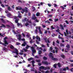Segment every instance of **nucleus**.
Wrapping results in <instances>:
<instances>
[{
	"label": "nucleus",
	"instance_id": "obj_1",
	"mask_svg": "<svg viewBox=\"0 0 73 73\" xmlns=\"http://www.w3.org/2000/svg\"><path fill=\"white\" fill-rule=\"evenodd\" d=\"M31 49L32 50V52L33 53H35L36 52V50H35V48L33 46L31 47Z\"/></svg>",
	"mask_w": 73,
	"mask_h": 73
},
{
	"label": "nucleus",
	"instance_id": "obj_2",
	"mask_svg": "<svg viewBox=\"0 0 73 73\" xmlns=\"http://www.w3.org/2000/svg\"><path fill=\"white\" fill-rule=\"evenodd\" d=\"M52 56L51 59L52 60H54V61H58V59L57 58H54L53 57V56Z\"/></svg>",
	"mask_w": 73,
	"mask_h": 73
},
{
	"label": "nucleus",
	"instance_id": "obj_3",
	"mask_svg": "<svg viewBox=\"0 0 73 73\" xmlns=\"http://www.w3.org/2000/svg\"><path fill=\"white\" fill-rule=\"evenodd\" d=\"M42 63L43 64H45L46 65H48V63L46 61H42Z\"/></svg>",
	"mask_w": 73,
	"mask_h": 73
},
{
	"label": "nucleus",
	"instance_id": "obj_4",
	"mask_svg": "<svg viewBox=\"0 0 73 73\" xmlns=\"http://www.w3.org/2000/svg\"><path fill=\"white\" fill-rule=\"evenodd\" d=\"M7 37H5L4 38V42H5V44H7V41L6 40V39H7Z\"/></svg>",
	"mask_w": 73,
	"mask_h": 73
},
{
	"label": "nucleus",
	"instance_id": "obj_5",
	"mask_svg": "<svg viewBox=\"0 0 73 73\" xmlns=\"http://www.w3.org/2000/svg\"><path fill=\"white\" fill-rule=\"evenodd\" d=\"M55 52L56 53H57L58 52V48L57 47H55Z\"/></svg>",
	"mask_w": 73,
	"mask_h": 73
},
{
	"label": "nucleus",
	"instance_id": "obj_6",
	"mask_svg": "<svg viewBox=\"0 0 73 73\" xmlns=\"http://www.w3.org/2000/svg\"><path fill=\"white\" fill-rule=\"evenodd\" d=\"M27 18H25L24 19H23L22 21V22H25L27 21Z\"/></svg>",
	"mask_w": 73,
	"mask_h": 73
},
{
	"label": "nucleus",
	"instance_id": "obj_7",
	"mask_svg": "<svg viewBox=\"0 0 73 73\" xmlns=\"http://www.w3.org/2000/svg\"><path fill=\"white\" fill-rule=\"evenodd\" d=\"M45 67L44 66H41L40 67V69H42V70H45Z\"/></svg>",
	"mask_w": 73,
	"mask_h": 73
},
{
	"label": "nucleus",
	"instance_id": "obj_8",
	"mask_svg": "<svg viewBox=\"0 0 73 73\" xmlns=\"http://www.w3.org/2000/svg\"><path fill=\"white\" fill-rule=\"evenodd\" d=\"M4 43H3L2 45H4L5 46H7V45H8V42H7V43H5V42H4Z\"/></svg>",
	"mask_w": 73,
	"mask_h": 73
},
{
	"label": "nucleus",
	"instance_id": "obj_9",
	"mask_svg": "<svg viewBox=\"0 0 73 73\" xmlns=\"http://www.w3.org/2000/svg\"><path fill=\"white\" fill-rule=\"evenodd\" d=\"M18 36H19L18 38V40H20V41H21V35L20 34H19Z\"/></svg>",
	"mask_w": 73,
	"mask_h": 73
},
{
	"label": "nucleus",
	"instance_id": "obj_10",
	"mask_svg": "<svg viewBox=\"0 0 73 73\" xmlns=\"http://www.w3.org/2000/svg\"><path fill=\"white\" fill-rule=\"evenodd\" d=\"M50 69V68L49 66H46L45 67L44 70H49Z\"/></svg>",
	"mask_w": 73,
	"mask_h": 73
},
{
	"label": "nucleus",
	"instance_id": "obj_11",
	"mask_svg": "<svg viewBox=\"0 0 73 73\" xmlns=\"http://www.w3.org/2000/svg\"><path fill=\"white\" fill-rule=\"evenodd\" d=\"M36 38L37 40H38L39 41H40L41 39H40V38L37 35L36 37Z\"/></svg>",
	"mask_w": 73,
	"mask_h": 73
},
{
	"label": "nucleus",
	"instance_id": "obj_12",
	"mask_svg": "<svg viewBox=\"0 0 73 73\" xmlns=\"http://www.w3.org/2000/svg\"><path fill=\"white\" fill-rule=\"evenodd\" d=\"M57 65H58V67H59V68H61V64H60V62L58 63L57 64Z\"/></svg>",
	"mask_w": 73,
	"mask_h": 73
},
{
	"label": "nucleus",
	"instance_id": "obj_13",
	"mask_svg": "<svg viewBox=\"0 0 73 73\" xmlns=\"http://www.w3.org/2000/svg\"><path fill=\"white\" fill-rule=\"evenodd\" d=\"M26 45H27V43H26V42H24V43L22 44V45L23 46H25Z\"/></svg>",
	"mask_w": 73,
	"mask_h": 73
},
{
	"label": "nucleus",
	"instance_id": "obj_14",
	"mask_svg": "<svg viewBox=\"0 0 73 73\" xmlns=\"http://www.w3.org/2000/svg\"><path fill=\"white\" fill-rule=\"evenodd\" d=\"M60 27L62 29V30H64V27H63V26H62V24H60Z\"/></svg>",
	"mask_w": 73,
	"mask_h": 73
},
{
	"label": "nucleus",
	"instance_id": "obj_15",
	"mask_svg": "<svg viewBox=\"0 0 73 73\" xmlns=\"http://www.w3.org/2000/svg\"><path fill=\"white\" fill-rule=\"evenodd\" d=\"M33 60V58L32 57L28 59V60L29 61H30L31 60Z\"/></svg>",
	"mask_w": 73,
	"mask_h": 73
},
{
	"label": "nucleus",
	"instance_id": "obj_16",
	"mask_svg": "<svg viewBox=\"0 0 73 73\" xmlns=\"http://www.w3.org/2000/svg\"><path fill=\"white\" fill-rule=\"evenodd\" d=\"M60 56L61 57H62L64 59V58H65V55H64L63 54L61 55Z\"/></svg>",
	"mask_w": 73,
	"mask_h": 73
},
{
	"label": "nucleus",
	"instance_id": "obj_17",
	"mask_svg": "<svg viewBox=\"0 0 73 73\" xmlns=\"http://www.w3.org/2000/svg\"><path fill=\"white\" fill-rule=\"evenodd\" d=\"M26 46H27L25 47V48L26 49H29V47H31V46H29V45H28V44H27Z\"/></svg>",
	"mask_w": 73,
	"mask_h": 73
},
{
	"label": "nucleus",
	"instance_id": "obj_18",
	"mask_svg": "<svg viewBox=\"0 0 73 73\" xmlns=\"http://www.w3.org/2000/svg\"><path fill=\"white\" fill-rule=\"evenodd\" d=\"M10 48L11 49H14V48H15L12 45H10Z\"/></svg>",
	"mask_w": 73,
	"mask_h": 73
},
{
	"label": "nucleus",
	"instance_id": "obj_19",
	"mask_svg": "<svg viewBox=\"0 0 73 73\" xmlns=\"http://www.w3.org/2000/svg\"><path fill=\"white\" fill-rule=\"evenodd\" d=\"M1 25V26H0V27H1V28H3V27L4 28H5L6 26L4 25L3 24H2Z\"/></svg>",
	"mask_w": 73,
	"mask_h": 73
},
{
	"label": "nucleus",
	"instance_id": "obj_20",
	"mask_svg": "<svg viewBox=\"0 0 73 73\" xmlns=\"http://www.w3.org/2000/svg\"><path fill=\"white\" fill-rule=\"evenodd\" d=\"M18 15V17L19 18H21V17H22V16H21V14H20V13H19Z\"/></svg>",
	"mask_w": 73,
	"mask_h": 73
},
{
	"label": "nucleus",
	"instance_id": "obj_21",
	"mask_svg": "<svg viewBox=\"0 0 73 73\" xmlns=\"http://www.w3.org/2000/svg\"><path fill=\"white\" fill-rule=\"evenodd\" d=\"M17 25L18 26V27H19V26H21L22 25H21V23H18L17 24Z\"/></svg>",
	"mask_w": 73,
	"mask_h": 73
},
{
	"label": "nucleus",
	"instance_id": "obj_22",
	"mask_svg": "<svg viewBox=\"0 0 73 73\" xmlns=\"http://www.w3.org/2000/svg\"><path fill=\"white\" fill-rule=\"evenodd\" d=\"M40 13H39V12H37L36 13V16L37 17L40 16Z\"/></svg>",
	"mask_w": 73,
	"mask_h": 73
},
{
	"label": "nucleus",
	"instance_id": "obj_23",
	"mask_svg": "<svg viewBox=\"0 0 73 73\" xmlns=\"http://www.w3.org/2000/svg\"><path fill=\"white\" fill-rule=\"evenodd\" d=\"M57 65L56 64H55L53 65V67L54 68H57Z\"/></svg>",
	"mask_w": 73,
	"mask_h": 73
},
{
	"label": "nucleus",
	"instance_id": "obj_24",
	"mask_svg": "<svg viewBox=\"0 0 73 73\" xmlns=\"http://www.w3.org/2000/svg\"><path fill=\"white\" fill-rule=\"evenodd\" d=\"M22 10L23 12H28V10L26 9H22Z\"/></svg>",
	"mask_w": 73,
	"mask_h": 73
},
{
	"label": "nucleus",
	"instance_id": "obj_25",
	"mask_svg": "<svg viewBox=\"0 0 73 73\" xmlns=\"http://www.w3.org/2000/svg\"><path fill=\"white\" fill-rule=\"evenodd\" d=\"M27 22L29 23L30 24H31L32 23L31 21H29V19H27Z\"/></svg>",
	"mask_w": 73,
	"mask_h": 73
},
{
	"label": "nucleus",
	"instance_id": "obj_26",
	"mask_svg": "<svg viewBox=\"0 0 73 73\" xmlns=\"http://www.w3.org/2000/svg\"><path fill=\"white\" fill-rule=\"evenodd\" d=\"M38 53L39 55L40 54H41L42 53V51L41 50H39L38 51Z\"/></svg>",
	"mask_w": 73,
	"mask_h": 73
},
{
	"label": "nucleus",
	"instance_id": "obj_27",
	"mask_svg": "<svg viewBox=\"0 0 73 73\" xmlns=\"http://www.w3.org/2000/svg\"><path fill=\"white\" fill-rule=\"evenodd\" d=\"M36 29H38L39 30H40V29H41V27H36Z\"/></svg>",
	"mask_w": 73,
	"mask_h": 73
},
{
	"label": "nucleus",
	"instance_id": "obj_28",
	"mask_svg": "<svg viewBox=\"0 0 73 73\" xmlns=\"http://www.w3.org/2000/svg\"><path fill=\"white\" fill-rule=\"evenodd\" d=\"M32 20H36V17H32Z\"/></svg>",
	"mask_w": 73,
	"mask_h": 73
},
{
	"label": "nucleus",
	"instance_id": "obj_29",
	"mask_svg": "<svg viewBox=\"0 0 73 73\" xmlns=\"http://www.w3.org/2000/svg\"><path fill=\"white\" fill-rule=\"evenodd\" d=\"M11 14L9 13L7 14V16H8V17H10V16H11Z\"/></svg>",
	"mask_w": 73,
	"mask_h": 73
},
{
	"label": "nucleus",
	"instance_id": "obj_30",
	"mask_svg": "<svg viewBox=\"0 0 73 73\" xmlns=\"http://www.w3.org/2000/svg\"><path fill=\"white\" fill-rule=\"evenodd\" d=\"M36 62H41V60H40V59L39 60L36 59Z\"/></svg>",
	"mask_w": 73,
	"mask_h": 73
},
{
	"label": "nucleus",
	"instance_id": "obj_31",
	"mask_svg": "<svg viewBox=\"0 0 73 73\" xmlns=\"http://www.w3.org/2000/svg\"><path fill=\"white\" fill-rule=\"evenodd\" d=\"M50 54L49 55V57H51L52 58V56H53L52 55V54H53L51 52H50L49 53Z\"/></svg>",
	"mask_w": 73,
	"mask_h": 73
},
{
	"label": "nucleus",
	"instance_id": "obj_32",
	"mask_svg": "<svg viewBox=\"0 0 73 73\" xmlns=\"http://www.w3.org/2000/svg\"><path fill=\"white\" fill-rule=\"evenodd\" d=\"M1 20L3 23H5V21H4V20H3V19L1 18Z\"/></svg>",
	"mask_w": 73,
	"mask_h": 73
},
{
	"label": "nucleus",
	"instance_id": "obj_33",
	"mask_svg": "<svg viewBox=\"0 0 73 73\" xmlns=\"http://www.w3.org/2000/svg\"><path fill=\"white\" fill-rule=\"evenodd\" d=\"M66 48H68V49H70V45L69 44H67L66 45Z\"/></svg>",
	"mask_w": 73,
	"mask_h": 73
},
{
	"label": "nucleus",
	"instance_id": "obj_34",
	"mask_svg": "<svg viewBox=\"0 0 73 73\" xmlns=\"http://www.w3.org/2000/svg\"><path fill=\"white\" fill-rule=\"evenodd\" d=\"M60 46H61V47H62V46H63V47H64V44L61 43L60 44Z\"/></svg>",
	"mask_w": 73,
	"mask_h": 73
},
{
	"label": "nucleus",
	"instance_id": "obj_35",
	"mask_svg": "<svg viewBox=\"0 0 73 73\" xmlns=\"http://www.w3.org/2000/svg\"><path fill=\"white\" fill-rule=\"evenodd\" d=\"M43 59L44 60H47V58L46 56H44L43 57Z\"/></svg>",
	"mask_w": 73,
	"mask_h": 73
},
{
	"label": "nucleus",
	"instance_id": "obj_36",
	"mask_svg": "<svg viewBox=\"0 0 73 73\" xmlns=\"http://www.w3.org/2000/svg\"><path fill=\"white\" fill-rule=\"evenodd\" d=\"M15 23H18V22H19L18 19L15 20Z\"/></svg>",
	"mask_w": 73,
	"mask_h": 73
},
{
	"label": "nucleus",
	"instance_id": "obj_37",
	"mask_svg": "<svg viewBox=\"0 0 73 73\" xmlns=\"http://www.w3.org/2000/svg\"><path fill=\"white\" fill-rule=\"evenodd\" d=\"M39 31L40 34H42V31H41V30H39Z\"/></svg>",
	"mask_w": 73,
	"mask_h": 73
},
{
	"label": "nucleus",
	"instance_id": "obj_38",
	"mask_svg": "<svg viewBox=\"0 0 73 73\" xmlns=\"http://www.w3.org/2000/svg\"><path fill=\"white\" fill-rule=\"evenodd\" d=\"M8 11H11V8L10 7H8Z\"/></svg>",
	"mask_w": 73,
	"mask_h": 73
},
{
	"label": "nucleus",
	"instance_id": "obj_39",
	"mask_svg": "<svg viewBox=\"0 0 73 73\" xmlns=\"http://www.w3.org/2000/svg\"><path fill=\"white\" fill-rule=\"evenodd\" d=\"M23 50H24V52H27L28 51V50L25 48H23Z\"/></svg>",
	"mask_w": 73,
	"mask_h": 73
},
{
	"label": "nucleus",
	"instance_id": "obj_40",
	"mask_svg": "<svg viewBox=\"0 0 73 73\" xmlns=\"http://www.w3.org/2000/svg\"><path fill=\"white\" fill-rule=\"evenodd\" d=\"M55 31L56 32H60V30L59 29H58L57 30H56Z\"/></svg>",
	"mask_w": 73,
	"mask_h": 73
},
{
	"label": "nucleus",
	"instance_id": "obj_41",
	"mask_svg": "<svg viewBox=\"0 0 73 73\" xmlns=\"http://www.w3.org/2000/svg\"><path fill=\"white\" fill-rule=\"evenodd\" d=\"M25 25L26 26V27H27L28 25H29V23L27 22L25 24Z\"/></svg>",
	"mask_w": 73,
	"mask_h": 73
},
{
	"label": "nucleus",
	"instance_id": "obj_42",
	"mask_svg": "<svg viewBox=\"0 0 73 73\" xmlns=\"http://www.w3.org/2000/svg\"><path fill=\"white\" fill-rule=\"evenodd\" d=\"M45 23H49V24H50V22H48V20L46 21H45Z\"/></svg>",
	"mask_w": 73,
	"mask_h": 73
},
{
	"label": "nucleus",
	"instance_id": "obj_43",
	"mask_svg": "<svg viewBox=\"0 0 73 73\" xmlns=\"http://www.w3.org/2000/svg\"><path fill=\"white\" fill-rule=\"evenodd\" d=\"M66 32L67 35H69V33H68V31L67 29H66Z\"/></svg>",
	"mask_w": 73,
	"mask_h": 73
},
{
	"label": "nucleus",
	"instance_id": "obj_44",
	"mask_svg": "<svg viewBox=\"0 0 73 73\" xmlns=\"http://www.w3.org/2000/svg\"><path fill=\"white\" fill-rule=\"evenodd\" d=\"M6 49H7V48H5V47H4L3 48V50H6Z\"/></svg>",
	"mask_w": 73,
	"mask_h": 73
},
{
	"label": "nucleus",
	"instance_id": "obj_45",
	"mask_svg": "<svg viewBox=\"0 0 73 73\" xmlns=\"http://www.w3.org/2000/svg\"><path fill=\"white\" fill-rule=\"evenodd\" d=\"M65 22L67 24H69V22H68L67 20H66Z\"/></svg>",
	"mask_w": 73,
	"mask_h": 73
},
{
	"label": "nucleus",
	"instance_id": "obj_46",
	"mask_svg": "<svg viewBox=\"0 0 73 73\" xmlns=\"http://www.w3.org/2000/svg\"><path fill=\"white\" fill-rule=\"evenodd\" d=\"M70 70L71 72H73V68L70 69Z\"/></svg>",
	"mask_w": 73,
	"mask_h": 73
},
{
	"label": "nucleus",
	"instance_id": "obj_47",
	"mask_svg": "<svg viewBox=\"0 0 73 73\" xmlns=\"http://www.w3.org/2000/svg\"><path fill=\"white\" fill-rule=\"evenodd\" d=\"M32 62V64H35V61L34 60H33L31 62Z\"/></svg>",
	"mask_w": 73,
	"mask_h": 73
},
{
	"label": "nucleus",
	"instance_id": "obj_48",
	"mask_svg": "<svg viewBox=\"0 0 73 73\" xmlns=\"http://www.w3.org/2000/svg\"><path fill=\"white\" fill-rule=\"evenodd\" d=\"M50 50H53V48L52 47H50Z\"/></svg>",
	"mask_w": 73,
	"mask_h": 73
},
{
	"label": "nucleus",
	"instance_id": "obj_49",
	"mask_svg": "<svg viewBox=\"0 0 73 73\" xmlns=\"http://www.w3.org/2000/svg\"><path fill=\"white\" fill-rule=\"evenodd\" d=\"M52 45L54 46L55 45V42H54V41H53L52 42Z\"/></svg>",
	"mask_w": 73,
	"mask_h": 73
},
{
	"label": "nucleus",
	"instance_id": "obj_50",
	"mask_svg": "<svg viewBox=\"0 0 73 73\" xmlns=\"http://www.w3.org/2000/svg\"><path fill=\"white\" fill-rule=\"evenodd\" d=\"M35 33H37V32H38L37 29H36V30H35Z\"/></svg>",
	"mask_w": 73,
	"mask_h": 73
},
{
	"label": "nucleus",
	"instance_id": "obj_51",
	"mask_svg": "<svg viewBox=\"0 0 73 73\" xmlns=\"http://www.w3.org/2000/svg\"><path fill=\"white\" fill-rule=\"evenodd\" d=\"M16 44L17 45H20V43L19 42H17L16 43Z\"/></svg>",
	"mask_w": 73,
	"mask_h": 73
},
{
	"label": "nucleus",
	"instance_id": "obj_52",
	"mask_svg": "<svg viewBox=\"0 0 73 73\" xmlns=\"http://www.w3.org/2000/svg\"><path fill=\"white\" fill-rule=\"evenodd\" d=\"M53 5H54V7H57V5L56 4H54Z\"/></svg>",
	"mask_w": 73,
	"mask_h": 73
},
{
	"label": "nucleus",
	"instance_id": "obj_53",
	"mask_svg": "<svg viewBox=\"0 0 73 73\" xmlns=\"http://www.w3.org/2000/svg\"><path fill=\"white\" fill-rule=\"evenodd\" d=\"M1 17V18H4V19H5V16H4L3 15Z\"/></svg>",
	"mask_w": 73,
	"mask_h": 73
},
{
	"label": "nucleus",
	"instance_id": "obj_54",
	"mask_svg": "<svg viewBox=\"0 0 73 73\" xmlns=\"http://www.w3.org/2000/svg\"><path fill=\"white\" fill-rule=\"evenodd\" d=\"M38 65L39 66H41V65H42V64H41V63H39L38 64Z\"/></svg>",
	"mask_w": 73,
	"mask_h": 73
},
{
	"label": "nucleus",
	"instance_id": "obj_55",
	"mask_svg": "<svg viewBox=\"0 0 73 73\" xmlns=\"http://www.w3.org/2000/svg\"><path fill=\"white\" fill-rule=\"evenodd\" d=\"M51 29H54L55 28L54 27H53V26H51Z\"/></svg>",
	"mask_w": 73,
	"mask_h": 73
},
{
	"label": "nucleus",
	"instance_id": "obj_56",
	"mask_svg": "<svg viewBox=\"0 0 73 73\" xmlns=\"http://www.w3.org/2000/svg\"><path fill=\"white\" fill-rule=\"evenodd\" d=\"M66 69L65 68L63 69V71H66Z\"/></svg>",
	"mask_w": 73,
	"mask_h": 73
},
{
	"label": "nucleus",
	"instance_id": "obj_57",
	"mask_svg": "<svg viewBox=\"0 0 73 73\" xmlns=\"http://www.w3.org/2000/svg\"><path fill=\"white\" fill-rule=\"evenodd\" d=\"M18 52H19V51H17V52H16V54L17 55V56H18V55L19 54V53H18Z\"/></svg>",
	"mask_w": 73,
	"mask_h": 73
},
{
	"label": "nucleus",
	"instance_id": "obj_58",
	"mask_svg": "<svg viewBox=\"0 0 73 73\" xmlns=\"http://www.w3.org/2000/svg\"><path fill=\"white\" fill-rule=\"evenodd\" d=\"M26 5L27 6V7H30V5L29 4L27 3L26 4Z\"/></svg>",
	"mask_w": 73,
	"mask_h": 73
},
{
	"label": "nucleus",
	"instance_id": "obj_59",
	"mask_svg": "<svg viewBox=\"0 0 73 73\" xmlns=\"http://www.w3.org/2000/svg\"><path fill=\"white\" fill-rule=\"evenodd\" d=\"M31 72H35V70H34V69H33V68L31 69Z\"/></svg>",
	"mask_w": 73,
	"mask_h": 73
},
{
	"label": "nucleus",
	"instance_id": "obj_60",
	"mask_svg": "<svg viewBox=\"0 0 73 73\" xmlns=\"http://www.w3.org/2000/svg\"><path fill=\"white\" fill-rule=\"evenodd\" d=\"M58 21V19H55V22H56L57 21Z\"/></svg>",
	"mask_w": 73,
	"mask_h": 73
},
{
	"label": "nucleus",
	"instance_id": "obj_61",
	"mask_svg": "<svg viewBox=\"0 0 73 73\" xmlns=\"http://www.w3.org/2000/svg\"><path fill=\"white\" fill-rule=\"evenodd\" d=\"M35 58H38V56H37V55L36 56H35Z\"/></svg>",
	"mask_w": 73,
	"mask_h": 73
},
{
	"label": "nucleus",
	"instance_id": "obj_62",
	"mask_svg": "<svg viewBox=\"0 0 73 73\" xmlns=\"http://www.w3.org/2000/svg\"><path fill=\"white\" fill-rule=\"evenodd\" d=\"M45 73H49V70H47L46 71H45Z\"/></svg>",
	"mask_w": 73,
	"mask_h": 73
},
{
	"label": "nucleus",
	"instance_id": "obj_63",
	"mask_svg": "<svg viewBox=\"0 0 73 73\" xmlns=\"http://www.w3.org/2000/svg\"><path fill=\"white\" fill-rule=\"evenodd\" d=\"M36 42L37 44H39L40 43H39V42L38 41L36 40Z\"/></svg>",
	"mask_w": 73,
	"mask_h": 73
},
{
	"label": "nucleus",
	"instance_id": "obj_64",
	"mask_svg": "<svg viewBox=\"0 0 73 73\" xmlns=\"http://www.w3.org/2000/svg\"><path fill=\"white\" fill-rule=\"evenodd\" d=\"M55 34H52V37H54V36H55Z\"/></svg>",
	"mask_w": 73,
	"mask_h": 73
}]
</instances>
